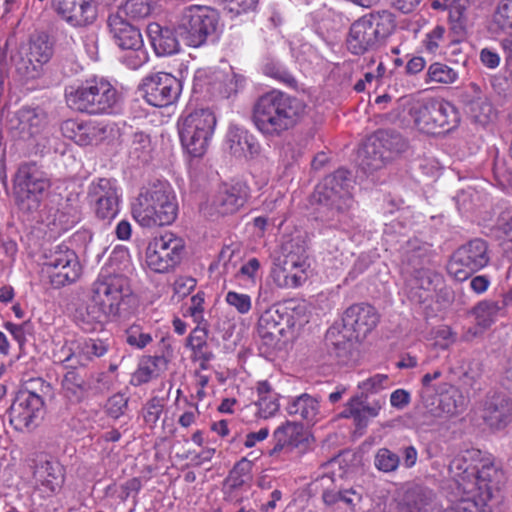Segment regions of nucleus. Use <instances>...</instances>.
Wrapping results in <instances>:
<instances>
[{"mask_svg": "<svg viewBox=\"0 0 512 512\" xmlns=\"http://www.w3.org/2000/svg\"><path fill=\"white\" fill-rule=\"evenodd\" d=\"M379 315L375 308L367 303H357L348 307L342 317V325L352 331L356 338H365L378 324Z\"/></svg>", "mask_w": 512, "mask_h": 512, "instance_id": "nucleus-21", "label": "nucleus"}, {"mask_svg": "<svg viewBox=\"0 0 512 512\" xmlns=\"http://www.w3.org/2000/svg\"><path fill=\"white\" fill-rule=\"evenodd\" d=\"M400 463L399 455L387 448H381L375 455V467L385 473L395 471Z\"/></svg>", "mask_w": 512, "mask_h": 512, "instance_id": "nucleus-53", "label": "nucleus"}, {"mask_svg": "<svg viewBox=\"0 0 512 512\" xmlns=\"http://www.w3.org/2000/svg\"><path fill=\"white\" fill-rule=\"evenodd\" d=\"M350 172L340 168L327 175L316 187L314 197L318 203L316 220L324 229H342L348 223L354 200Z\"/></svg>", "mask_w": 512, "mask_h": 512, "instance_id": "nucleus-3", "label": "nucleus"}, {"mask_svg": "<svg viewBox=\"0 0 512 512\" xmlns=\"http://www.w3.org/2000/svg\"><path fill=\"white\" fill-rule=\"evenodd\" d=\"M489 261L488 243L475 238L453 252L447 264V272L457 281H464L487 266Z\"/></svg>", "mask_w": 512, "mask_h": 512, "instance_id": "nucleus-10", "label": "nucleus"}, {"mask_svg": "<svg viewBox=\"0 0 512 512\" xmlns=\"http://www.w3.org/2000/svg\"><path fill=\"white\" fill-rule=\"evenodd\" d=\"M146 102L154 107H167L179 98L182 83L166 72L146 76L139 87Z\"/></svg>", "mask_w": 512, "mask_h": 512, "instance_id": "nucleus-12", "label": "nucleus"}, {"mask_svg": "<svg viewBox=\"0 0 512 512\" xmlns=\"http://www.w3.org/2000/svg\"><path fill=\"white\" fill-rule=\"evenodd\" d=\"M215 125L216 117L209 109H197L181 117L179 136L190 156L197 158L206 153Z\"/></svg>", "mask_w": 512, "mask_h": 512, "instance_id": "nucleus-9", "label": "nucleus"}, {"mask_svg": "<svg viewBox=\"0 0 512 512\" xmlns=\"http://www.w3.org/2000/svg\"><path fill=\"white\" fill-rule=\"evenodd\" d=\"M57 13L74 27L91 24L97 17L93 0H53Z\"/></svg>", "mask_w": 512, "mask_h": 512, "instance_id": "nucleus-24", "label": "nucleus"}, {"mask_svg": "<svg viewBox=\"0 0 512 512\" xmlns=\"http://www.w3.org/2000/svg\"><path fill=\"white\" fill-rule=\"evenodd\" d=\"M493 25L503 33L512 36V0L499 2L493 14Z\"/></svg>", "mask_w": 512, "mask_h": 512, "instance_id": "nucleus-49", "label": "nucleus"}, {"mask_svg": "<svg viewBox=\"0 0 512 512\" xmlns=\"http://www.w3.org/2000/svg\"><path fill=\"white\" fill-rule=\"evenodd\" d=\"M63 396L71 404L83 402L90 394H102V389L94 386L86 374H82L75 369L67 371L61 382Z\"/></svg>", "mask_w": 512, "mask_h": 512, "instance_id": "nucleus-25", "label": "nucleus"}, {"mask_svg": "<svg viewBox=\"0 0 512 512\" xmlns=\"http://www.w3.org/2000/svg\"><path fill=\"white\" fill-rule=\"evenodd\" d=\"M219 25L218 12L208 6L190 5L181 13L177 35L188 46L198 48L215 35Z\"/></svg>", "mask_w": 512, "mask_h": 512, "instance_id": "nucleus-8", "label": "nucleus"}, {"mask_svg": "<svg viewBox=\"0 0 512 512\" xmlns=\"http://www.w3.org/2000/svg\"><path fill=\"white\" fill-rule=\"evenodd\" d=\"M4 327L17 342L20 352H24L26 336L33 334V324L29 320L24 321L21 324L6 322Z\"/></svg>", "mask_w": 512, "mask_h": 512, "instance_id": "nucleus-54", "label": "nucleus"}, {"mask_svg": "<svg viewBox=\"0 0 512 512\" xmlns=\"http://www.w3.org/2000/svg\"><path fill=\"white\" fill-rule=\"evenodd\" d=\"M33 469V479L38 487L50 494L59 491L64 483V469L56 461H40Z\"/></svg>", "mask_w": 512, "mask_h": 512, "instance_id": "nucleus-27", "label": "nucleus"}, {"mask_svg": "<svg viewBox=\"0 0 512 512\" xmlns=\"http://www.w3.org/2000/svg\"><path fill=\"white\" fill-rule=\"evenodd\" d=\"M94 204L95 214L98 218L102 220H111L113 219L118 211H119V199L109 200H99V201H90Z\"/></svg>", "mask_w": 512, "mask_h": 512, "instance_id": "nucleus-61", "label": "nucleus"}, {"mask_svg": "<svg viewBox=\"0 0 512 512\" xmlns=\"http://www.w3.org/2000/svg\"><path fill=\"white\" fill-rule=\"evenodd\" d=\"M127 259L125 251H114L109 264L103 267L91 286L90 303L86 307L87 322H103L119 315L121 303L131 296L128 277L113 267L118 258Z\"/></svg>", "mask_w": 512, "mask_h": 512, "instance_id": "nucleus-2", "label": "nucleus"}, {"mask_svg": "<svg viewBox=\"0 0 512 512\" xmlns=\"http://www.w3.org/2000/svg\"><path fill=\"white\" fill-rule=\"evenodd\" d=\"M48 122L47 113L40 107L23 106L9 120L10 129L22 140L40 134Z\"/></svg>", "mask_w": 512, "mask_h": 512, "instance_id": "nucleus-19", "label": "nucleus"}, {"mask_svg": "<svg viewBox=\"0 0 512 512\" xmlns=\"http://www.w3.org/2000/svg\"><path fill=\"white\" fill-rule=\"evenodd\" d=\"M467 8V0H452V5L449 9L448 19L451 25V30L459 36H464L467 32Z\"/></svg>", "mask_w": 512, "mask_h": 512, "instance_id": "nucleus-45", "label": "nucleus"}, {"mask_svg": "<svg viewBox=\"0 0 512 512\" xmlns=\"http://www.w3.org/2000/svg\"><path fill=\"white\" fill-rule=\"evenodd\" d=\"M128 406V398H126L123 394L117 393L111 396L106 404V413L114 418L118 419L122 416Z\"/></svg>", "mask_w": 512, "mask_h": 512, "instance_id": "nucleus-63", "label": "nucleus"}, {"mask_svg": "<svg viewBox=\"0 0 512 512\" xmlns=\"http://www.w3.org/2000/svg\"><path fill=\"white\" fill-rule=\"evenodd\" d=\"M433 496L429 489L420 486L410 488L398 502L397 512H428ZM444 512H476L475 503L469 500L455 502Z\"/></svg>", "mask_w": 512, "mask_h": 512, "instance_id": "nucleus-18", "label": "nucleus"}, {"mask_svg": "<svg viewBox=\"0 0 512 512\" xmlns=\"http://www.w3.org/2000/svg\"><path fill=\"white\" fill-rule=\"evenodd\" d=\"M467 404L468 400L463 393L455 387H450L440 394L438 408L448 416H456L465 411Z\"/></svg>", "mask_w": 512, "mask_h": 512, "instance_id": "nucleus-39", "label": "nucleus"}, {"mask_svg": "<svg viewBox=\"0 0 512 512\" xmlns=\"http://www.w3.org/2000/svg\"><path fill=\"white\" fill-rule=\"evenodd\" d=\"M53 55V47L49 38L41 34L33 38L29 45L27 58H21L16 67L19 73L26 78H35L39 75V68L47 63Z\"/></svg>", "mask_w": 512, "mask_h": 512, "instance_id": "nucleus-22", "label": "nucleus"}, {"mask_svg": "<svg viewBox=\"0 0 512 512\" xmlns=\"http://www.w3.org/2000/svg\"><path fill=\"white\" fill-rule=\"evenodd\" d=\"M287 411L290 415L299 414L302 419L308 422L316 421L319 414V400L304 393L293 400Z\"/></svg>", "mask_w": 512, "mask_h": 512, "instance_id": "nucleus-41", "label": "nucleus"}, {"mask_svg": "<svg viewBox=\"0 0 512 512\" xmlns=\"http://www.w3.org/2000/svg\"><path fill=\"white\" fill-rule=\"evenodd\" d=\"M263 72L274 79H277L287 85H293L296 81L294 77L278 62L268 59L263 67Z\"/></svg>", "mask_w": 512, "mask_h": 512, "instance_id": "nucleus-58", "label": "nucleus"}, {"mask_svg": "<svg viewBox=\"0 0 512 512\" xmlns=\"http://www.w3.org/2000/svg\"><path fill=\"white\" fill-rule=\"evenodd\" d=\"M126 342L135 348L143 349L149 343L152 342V336L150 333L144 331V329L140 325H131L125 331Z\"/></svg>", "mask_w": 512, "mask_h": 512, "instance_id": "nucleus-56", "label": "nucleus"}, {"mask_svg": "<svg viewBox=\"0 0 512 512\" xmlns=\"http://www.w3.org/2000/svg\"><path fill=\"white\" fill-rule=\"evenodd\" d=\"M282 319L283 316L277 309L267 310L261 315L258 321V329L272 331L283 335L285 328L280 322Z\"/></svg>", "mask_w": 512, "mask_h": 512, "instance_id": "nucleus-55", "label": "nucleus"}, {"mask_svg": "<svg viewBox=\"0 0 512 512\" xmlns=\"http://www.w3.org/2000/svg\"><path fill=\"white\" fill-rule=\"evenodd\" d=\"M481 418L492 430H502L512 422V398L501 391L488 392L481 401Z\"/></svg>", "mask_w": 512, "mask_h": 512, "instance_id": "nucleus-16", "label": "nucleus"}, {"mask_svg": "<svg viewBox=\"0 0 512 512\" xmlns=\"http://www.w3.org/2000/svg\"><path fill=\"white\" fill-rule=\"evenodd\" d=\"M274 447L269 451L270 456H275L281 451L286 453L299 449L302 453L308 446V435L301 424L286 422L279 426L273 433Z\"/></svg>", "mask_w": 512, "mask_h": 512, "instance_id": "nucleus-23", "label": "nucleus"}, {"mask_svg": "<svg viewBox=\"0 0 512 512\" xmlns=\"http://www.w3.org/2000/svg\"><path fill=\"white\" fill-rule=\"evenodd\" d=\"M252 462L246 458L238 461L230 470L228 476L224 480V489L227 493H232L244 485L251 479Z\"/></svg>", "mask_w": 512, "mask_h": 512, "instance_id": "nucleus-40", "label": "nucleus"}, {"mask_svg": "<svg viewBox=\"0 0 512 512\" xmlns=\"http://www.w3.org/2000/svg\"><path fill=\"white\" fill-rule=\"evenodd\" d=\"M150 0H127L120 8L125 16L132 20H141L151 14Z\"/></svg>", "mask_w": 512, "mask_h": 512, "instance_id": "nucleus-50", "label": "nucleus"}, {"mask_svg": "<svg viewBox=\"0 0 512 512\" xmlns=\"http://www.w3.org/2000/svg\"><path fill=\"white\" fill-rule=\"evenodd\" d=\"M227 142L231 153L236 157H254L259 154L260 145L247 130L230 127Z\"/></svg>", "mask_w": 512, "mask_h": 512, "instance_id": "nucleus-33", "label": "nucleus"}, {"mask_svg": "<svg viewBox=\"0 0 512 512\" xmlns=\"http://www.w3.org/2000/svg\"><path fill=\"white\" fill-rule=\"evenodd\" d=\"M107 137V127L101 123L83 122L79 146L97 145Z\"/></svg>", "mask_w": 512, "mask_h": 512, "instance_id": "nucleus-47", "label": "nucleus"}, {"mask_svg": "<svg viewBox=\"0 0 512 512\" xmlns=\"http://www.w3.org/2000/svg\"><path fill=\"white\" fill-rule=\"evenodd\" d=\"M18 393L46 405V401L53 396V388L49 382L42 378H32L25 382Z\"/></svg>", "mask_w": 512, "mask_h": 512, "instance_id": "nucleus-43", "label": "nucleus"}, {"mask_svg": "<svg viewBox=\"0 0 512 512\" xmlns=\"http://www.w3.org/2000/svg\"><path fill=\"white\" fill-rule=\"evenodd\" d=\"M427 77L432 82L451 84L456 81L458 73L443 63H433L429 66Z\"/></svg>", "mask_w": 512, "mask_h": 512, "instance_id": "nucleus-51", "label": "nucleus"}, {"mask_svg": "<svg viewBox=\"0 0 512 512\" xmlns=\"http://www.w3.org/2000/svg\"><path fill=\"white\" fill-rule=\"evenodd\" d=\"M46 405L18 393L8 409L9 422L17 431H31L43 420Z\"/></svg>", "mask_w": 512, "mask_h": 512, "instance_id": "nucleus-17", "label": "nucleus"}, {"mask_svg": "<svg viewBox=\"0 0 512 512\" xmlns=\"http://www.w3.org/2000/svg\"><path fill=\"white\" fill-rule=\"evenodd\" d=\"M127 52L121 57V62L129 69L136 70L148 61V54L144 48L141 47H128Z\"/></svg>", "mask_w": 512, "mask_h": 512, "instance_id": "nucleus-57", "label": "nucleus"}, {"mask_svg": "<svg viewBox=\"0 0 512 512\" xmlns=\"http://www.w3.org/2000/svg\"><path fill=\"white\" fill-rule=\"evenodd\" d=\"M305 107L300 99L279 90H272L256 100L252 120L265 138H279L297 125Z\"/></svg>", "mask_w": 512, "mask_h": 512, "instance_id": "nucleus-1", "label": "nucleus"}, {"mask_svg": "<svg viewBox=\"0 0 512 512\" xmlns=\"http://www.w3.org/2000/svg\"><path fill=\"white\" fill-rule=\"evenodd\" d=\"M89 201L119 199L116 182L108 178H98L90 183L87 191Z\"/></svg>", "mask_w": 512, "mask_h": 512, "instance_id": "nucleus-42", "label": "nucleus"}, {"mask_svg": "<svg viewBox=\"0 0 512 512\" xmlns=\"http://www.w3.org/2000/svg\"><path fill=\"white\" fill-rule=\"evenodd\" d=\"M152 145L150 136L144 132H135L129 146V157L145 164L151 159Z\"/></svg>", "mask_w": 512, "mask_h": 512, "instance_id": "nucleus-44", "label": "nucleus"}, {"mask_svg": "<svg viewBox=\"0 0 512 512\" xmlns=\"http://www.w3.org/2000/svg\"><path fill=\"white\" fill-rule=\"evenodd\" d=\"M292 247V244L284 246L283 249L287 253L277 259L272 270L273 281L280 288H296L306 280L305 250L302 249L300 254H296L292 251Z\"/></svg>", "mask_w": 512, "mask_h": 512, "instance_id": "nucleus-14", "label": "nucleus"}, {"mask_svg": "<svg viewBox=\"0 0 512 512\" xmlns=\"http://www.w3.org/2000/svg\"><path fill=\"white\" fill-rule=\"evenodd\" d=\"M132 215L146 228L172 224L178 215V202L170 184L156 181L144 187L132 204Z\"/></svg>", "mask_w": 512, "mask_h": 512, "instance_id": "nucleus-4", "label": "nucleus"}, {"mask_svg": "<svg viewBox=\"0 0 512 512\" xmlns=\"http://www.w3.org/2000/svg\"><path fill=\"white\" fill-rule=\"evenodd\" d=\"M65 98L71 109L91 115L113 113L120 101L116 88L104 78H94L77 87H68Z\"/></svg>", "mask_w": 512, "mask_h": 512, "instance_id": "nucleus-6", "label": "nucleus"}, {"mask_svg": "<svg viewBox=\"0 0 512 512\" xmlns=\"http://www.w3.org/2000/svg\"><path fill=\"white\" fill-rule=\"evenodd\" d=\"M107 25L115 43L121 49L143 46L140 30L127 22L119 12L109 15Z\"/></svg>", "mask_w": 512, "mask_h": 512, "instance_id": "nucleus-26", "label": "nucleus"}, {"mask_svg": "<svg viewBox=\"0 0 512 512\" xmlns=\"http://www.w3.org/2000/svg\"><path fill=\"white\" fill-rule=\"evenodd\" d=\"M430 261L428 246L421 244L418 240L408 241L401 253L402 272L410 274L422 269Z\"/></svg>", "mask_w": 512, "mask_h": 512, "instance_id": "nucleus-34", "label": "nucleus"}, {"mask_svg": "<svg viewBox=\"0 0 512 512\" xmlns=\"http://www.w3.org/2000/svg\"><path fill=\"white\" fill-rule=\"evenodd\" d=\"M430 112L436 126V135L451 131L459 123V113L456 107L448 101L430 99Z\"/></svg>", "mask_w": 512, "mask_h": 512, "instance_id": "nucleus-30", "label": "nucleus"}, {"mask_svg": "<svg viewBox=\"0 0 512 512\" xmlns=\"http://www.w3.org/2000/svg\"><path fill=\"white\" fill-rule=\"evenodd\" d=\"M151 45L158 56H167L180 50L179 36L176 28L162 27L158 23H151L147 27Z\"/></svg>", "mask_w": 512, "mask_h": 512, "instance_id": "nucleus-28", "label": "nucleus"}, {"mask_svg": "<svg viewBox=\"0 0 512 512\" xmlns=\"http://www.w3.org/2000/svg\"><path fill=\"white\" fill-rule=\"evenodd\" d=\"M482 462V453L478 449H468L455 456L449 464V470L457 480L458 488L464 491V484L475 474L476 468Z\"/></svg>", "mask_w": 512, "mask_h": 512, "instance_id": "nucleus-29", "label": "nucleus"}, {"mask_svg": "<svg viewBox=\"0 0 512 512\" xmlns=\"http://www.w3.org/2000/svg\"><path fill=\"white\" fill-rule=\"evenodd\" d=\"M409 113L419 131L436 135V126H434L433 117L431 116L429 100L413 106Z\"/></svg>", "mask_w": 512, "mask_h": 512, "instance_id": "nucleus-46", "label": "nucleus"}, {"mask_svg": "<svg viewBox=\"0 0 512 512\" xmlns=\"http://www.w3.org/2000/svg\"><path fill=\"white\" fill-rule=\"evenodd\" d=\"M507 305L506 299L499 301L483 300L473 308L477 325L482 328L490 327L503 313Z\"/></svg>", "mask_w": 512, "mask_h": 512, "instance_id": "nucleus-37", "label": "nucleus"}, {"mask_svg": "<svg viewBox=\"0 0 512 512\" xmlns=\"http://www.w3.org/2000/svg\"><path fill=\"white\" fill-rule=\"evenodd\" d=\"M476 473L472 474L467 484H464V496L457 502L472 501L475 503L476 512L478 511L477 498L484 502L492 497V492L497 488L498 479L501 473L489 461L483 460L478 464Z\"/></svg>", "mask_w": 512, "mask_h": 512, "instance_id": "nucleus-15", "label": "nucleus"}, {"mask_svg": "<svg viewBox=\"0 0 512 512\" xmlns=\"http://www.w3.org/2000/svg\"><path fill=\"white\" fill-rule=\"evenodd\" d=\"M390 385L389 377L385 374H376L359 383L358 388L361 394L367 395L369 393H377Z\"/></svg>", "mask_w": 512, "mask_h": 512, "instance_id": "nucleus-60", "label": "nucleus"}, {"mask_svg": "<svg viewBox=\"0 0 512 512\" xmlns=\"http://www.w3.org/2000/svg\"><path fill=\"white\" fill-rule=\"evenodd\" d=\"M349 340H359L352 331H347L343 325H332L325 334V344L331 345L334 342H343Z\"/></svg>", "mask_w": 512, "mask_h": 512, "instance_id": "nucleus-62", "label": "nucleus"}, {"mask_svg": "<svg viewBox=\"0 0 512 512\" xmlns=\"http://www.w3.org/2000/svg\"><path fill=\"white\" fill-rule=\"evenodd\" d=\"M79 354H81L80 366H85L94 357L103 356L107 350V344L99 339H85L79 341Z\"/></svg>", "mask_w": 512, "mask_h": 512, "instance_id": "nucleus-48", "label": "nucleus"}, {"mask_svg": "<svg viewBox=\"0 0 512 512\" xmlns=\"http://www.w3.org/2000/svg\"><path fill=\"white\" fill-rule=\"evenodd\" d=\"M372 137L382 151L389 155V160L393 154L402 153L407 148L406 140L399 132L394 130L381 129L376 131Z\"/></svg>", "mask_w": 512, "mask_h": 512, "instance_id": "nucleus-38", "label": "nucleus"}, {"mask_svg": "<svg viewBox=\"0 0 512 512\" xmlns=\"http://www.w3.org/2000/svg\"><path fill=\"white\" fill-rule=\"evenodd\" d=\"M249 187L244 182L222 185L210 202L212 213L218 215L233 214L247 201Z\"/></svg>", "mask_w": 512, "mask_h": 512, "instance_id": "nucleus-20", "label": "nucleus"}, {"mask_svg": "<svg viewBox=\"0 0 512 512\" xmlns=\"http://www.w3.org/2000/svg\"><path fill=\"white\" fill-rule=\"evenodd\" d=\"M301 155V150L291 142H285L279 146V162L285 170L291 168Z\"/></svg>", "mask_w": 512, "mask_h": 512, "instance_id": "nucleus-59", "label": "nucleus"}, {"mask_svg": "<svg viewBox=\"0 0 512 512\" xmlns=\"http://www.w3.org/2000/svg\"><path fill=\"white\" fill-rule=\"evenodd\" d=\"M359 166L365 173H373L381 169L389 161V155L373 141L370 136L359 152Z\"/></svg>", "mask_w": 512, "mask_h": 512, "instance_id": "nucleus-36", "label": "nucleus"}, {"mask_svg": "<svg viewBox=\"0 0 512 512\" xmlns=\"http://www.w3.org/2000/svg\"><path fill=\"white\" fill-rule=\"evenodd\" d=\"M44 267L56 289L75 283L82 272L77 254L66 244H58L45 253Z\"/></svg>", "mask_w": 512, "mask_h": 512, "instance_id": "nucleus-11", "label": "nucleus"}, {"mask_svg": "<svg viewBox=\"0 0 512 512\" xmlns=\"http://www.w3.org/2000/svg\"><path fill=\"white\" fill-rule=\"evenodd\" d=\"M163 411V404L160 398L153 397L143 409V418L146 424L154 426L160 418Z\"/></svg>", "mask_w": 512, "mask_h": 512, "instance_id": "nucleus-64", "label": "nucleus"}, {"mask_svg": "<svg viewBox=\"0 0 512 512\" xmlns=\"http://www.w3.org/2000/svg\"><path fill=\"white\" fill-rule=\"evenodd\" d=\"M81 205L77 196L69 195L56 210L53 224L61 231H67L81 220Z\"/></svg>", "mask_w": 512, "mask_h": 512, "instance_id": "nucleus-35", "label": "nucleus"}, {"mask_svg": "<svg viewBox=\"0 0 512 512\" xmlns=\"http://www.w3.org/2000/svg\"><path fill=\"white\" fill-rule=\"evenodd\" d=\"M161 355L155 356H144L141 358L137 370L133 374V380L136 384H144L149 382L151 379L157 377L160 371L165 370L168 360L165 356V350L170 348V345L166 343L165 338L161 339Z\"/></svg>", "mask_w": 512, "mask_h": 512, "instance_id": "nucleus-31", "label": "nucleus"}, {"mask_svg": "<svg viewBox=\"0 0 512 512\" xmlns=\"http://www.w3.org/2000/svg\"><path fill=\"white\" fill-rule=\"evenodd\" d=\"M394 28L391 12L381 10L366 14L351 24L346 39L347 49L353 55L375 52L385 45Z\"/></svg>", "mask_w": 512, "mask_h": 512, "instance_id": "nucleus-5", "label": "nucleus"}, {"mask_svg": "<svg viewBox=\"0 0 512 512\" xmlns=\"http://www.w3.org/2000/svg\"><path fill=\"white\" fill-rule=\"evenodd\" d=\"M408 275L411 277V281L414 282L415 287L426 291L430 290L432 287L441 282V276L428 268V266L416 270L415 272H412Z\"/></svg>", "mask_w": 512, "mask_h": 512, "instance_id": "nucleus-52", "label": "nucleus"}, {"mask_svg": "<svg viewBox=\"0 0 512 512\" xmlns=\"http://www.w3.org/2000/svg\"><path fill=\"white\" fill-rule=\"evenodd\" d=\"M50 187L49 177L35 162L22 163L13 178L15 204L23 213H36L40 210Z\"/></svg>", "mask_w": 512, "mask_h": 512, "instance_id": "nucleus-7", "label": "nucleus"}, {"mask_svg": "<svg viewBox=\"0 0 512 512\" xmlns=\"http://www.w3.org/2000/svg\"><path fill=\"white\" fill-rule=\"evenodd\" d=\"M183 249V240L172 233L155 237L146 249L147 266L157 273H165L180 262Z\"/></svg>", "mask_w": 512, "mask_h": 512, "instance_id": "nucleus-13", "label": "nucleus"}, {"mask_svg": "<svg viewBox=\"0 0 512 512\" xmlns=\"http://www.w3.org/2000/svg\"><path fill=\"white\" fill-rule=\"evenodd\" d=\"M245 79L243 76L235 74L217 75L213 83L206 82L200 77L195 78L194 90L202 89L205 84L211 86L207 88L213 96L229 98L231 95L236 94L239 89L243 88Z\"/></svg>", "mask_w": 512, "mask_h": 512, "instance_id": "nucleus-32", "label": "nucleus"}]
</instances>
